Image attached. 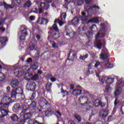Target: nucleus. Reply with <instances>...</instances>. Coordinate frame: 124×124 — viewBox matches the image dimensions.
Wrapping results in <instances>:
<instances>
[{"label": "nucleus", "instance_id": "16", "mask_svg": "<svg viewBox=\"0 0 124 124\" xmlns=\"http://www.w3.org/2000/svg\"><path fill=\"white\" fill-rule=\"evenodd\" d=\"M11 99L9 96H5L2 98L1 102L4 103H7V102H12Z\"/></svg>", "mask_w": 124, "mask_h": 124}, {"label": "nucleus", "instance_id": "40", "mask_svg": "<svg viewBox=\"0 0 124 124\" xmlns=\"http://www.w3.org/2000/svg\"><path fill=\"white\" fill-rule=\"evenodd\" d=\"M88 57H89V54H86L85 55H83V56L80 55L79 59L81 61H85V60H86V59H88Z\"/></svg>", "mask_w": 124, "mask_h": 124}, {"label": "nucleus", "instance_id": "49", "mask_svg": "<svg viewBox=\"0 0 124 124\" xmlns=\"http://www.w3.org/2000/svg\"><path fill=\"white\" fill-rule=\"evenodd\" d=\"M85 99V98L83 96H80V97L78 98V102L81 103L82 101H83Z\"/></svg>", "mask_w": 124, "mask_h": 124}, {"label": "nucleus", "instance_id": "19", "mask_svg": "<svg viewBox=\"0 0 124 124\" xmlns=\"http://www.w3.org/2000/svg\"><path fill=\"white\" fill-rule=\"evenodd\" d=\"M95 45H96L97 48L99 49L102 48V43H101V40H96L95 43Z\"/></svg>", "mask_w": 124, "mask_h": 124}, {"label": "nucleus", "instance_id": "6", "mask_svg": "<svg viewBox=\"0 0 124 124\" xmlns=\"http://www.w3.org/2000/svg\"><path fill=\"white\" fill-rule=\"evenodd\" d=\"M27 86L30 88L31 92H34L36 89V84L33 81H29L27 84Z\"/></svg>", "mask_w": 124, "mask_h": 124}, {"label": "nucleus", "instance_id": "30", "mask_svg": "<svg viewBox=\"0 0 124 124\" xmlns=\"http://www.w3.org/2000/svg\"><path fill=\"white\" fill-rule=\"evenodd\" d=\"M122 91H123V90H122V88L118 87L114 93L115 96H117V95H119V94H120Z\"/></svg>", "mask_w": 124, "mask_h": 124}, {"label": "nucleus", "instance_id": "58", "mask_svg": "<svg viewBox=\"0 0 124 124\" xmlns=\"http://www.w3.org/2000/svg\"><path fill=\"white\" fill-rule=\"evenodd\" d=\"M35 51H36V55H37L38 56H39L40 54V51L38 49H35Z\"/></svg>", "mask_w": 124, "mask_h": 124}, {"label": "nucleus", "instance_id": "53", "mask_svg": "<svg viewBox=\"0 0 124 124\" xmlns=\"http://www.w3.org/2000/svg\"><path fill=\"white\" fill-rule=\"evenodd\" d=\"M86 4H91V2H92V1H93V0H84Z\"/></svg>", "mask_w": 124, "mask_h": 124}, {"label": "nucleus", "instance_id": "43", "mask_svg": "<svg viewBox=\"0 0 124 124\" xmlns=\"http://www.w3.org/2000/svg\"><path fill=\"white\" fill-rule=\"evenodd\" d=\"M107 77L103 76L102 77V78L101 79V82L103 84H104V82H106V81H107Z\"/></svg>", "mask_w": 124, "mask_h": 124}, {"label": "nucleus", "instance_id": "9", "mask_svg": "<svg viewBox=\"0 0 124 124\" xmlns=\"http://www.w3.org/2000/svg\"><path fill=\"white\" fill-rule=\"evenodd\" d=\"M22 109V107L19 103H16L13 107L12 110L13 112H18Z\"/></svg>", "mask_w": 124, "mask_h": 124}, {"label": "nucleus", "instance_id": "54", "mask_svg": "<svg viewBox=\"0 0 124 124\" xmlns=\"http://www.w3.org/2000/svg\"><path fill=\"white\" fill-rule=\"evenodd\" d=\"M33 124H43V123H41L39 122V121H38L37 120H34L33 122Z\"/></svg>", "mask_w": 124, "mask_h": 124}, {"label": "nucleus", "instance_id": "20", "mask_svg": "<svg viewBox=\"0 0 124 124\" xmlns=\"http://www.w3.org/2000/svg\"><path fill=\"white\" fill-rule=\"evenodd\" d=\"M7 41H8V38L6 37H1L0 38V42L3 45L6 44V42H7Z\"/></svg>", "mask_w": 124, "mask_h": 124}, {"label": "nucleus", "instance_id": "1", "mask_svg": "<svg viewBox=\"0 0 124 124\" xmlns=\"http://www.w3.org/2000/svg\"><path fill=\"white\" fill-rule=\"evenodd\" d=\"M48 33L50 34L55 40L60 38L61 36L60 35V30L58 28V26H57V24H54L52 25Z\"/></svg>", "mask_w": 124, "mask_h": 124}, {"label": "nucleus", "instance_id": "28", "mask_svg": "<svg viewBox=\"0 0 124 124\" xmlns=\"http://www.w3.org/2000/svg\"><path fill=\"white\" fill-rule=\"evenodd\" d=\"M52 83H50L49 84L47 83L46 85V89L47 93H50L51 92V90L52 89Z\"/></svg>", "mask_w": 124, "mask_h": 124}, {"label": "nucleus", "instance_id": "29", "mask_svg": "<svg viewBox=\"0 0 124 124\" xmlns=\"http://www.w3.org/2000/svg\"><path fill=\"white\" fill-rule=\"evenodd\" d=\"M74 118L78 121V123H81V122H82V117H81L78 114L75 113L74 114Z\"/></svg>", "mask_w": 124, "mask_h": 124}, {"label": "nucleus", "instance_id": "13", "mask_svg": "<svg viewBox=\"0 0 124 124\" xmlns=\"http://www.w3.org/2000/svg\"><path fill=\"white\" fill-rule=\"evenodd\" d=\"M79 21H80L79 18H78V17L77 16H75L73 18L72 20L70 21L69 23L70 24H72V25H74V26H75V25H77V24L79 23Z\"/></svg>", "mask_w": 124, "mask_h": 124}, {"label": "nucleus", "instance_id": "22", "mask_svg": "<svg viewBox=\"0 0 124 124\" xmlns=\"http://www.w3.org/2000/svg\"><path fill=\"white\" fill-rule=\"evenodd\" d=\"M41 7L42 8H43L44 9H45L46 10H47V9L50 7V4L48 3H45L44 2L41 3L40 5Z\"/></svg>", "mask_w": 124, "mask_h": 124}, {"label": "nucleus", "instance_id": "59", "mask_svg": "<svg viewBox=\"0 0 124 124\" xmlns=\"http://www.w3.org/2000/svg\"><path fill=\"white\" fill-rule=\"evenodd\" d=\"M99 65H100V63H99V62H97L95 64L94 67H97L99 66Z\"/></svg>", "mask_w": 124, "mask_h": 124}, {"label": "nucleus", "instance_id": "44", "mask_svg": "<svg viewBox=\"0 0 124 124\" xmlns=\"http://www.w3.org/2000/svg\"><path fill=\"white\" fill-rule=\"evenodd\" d=\"M90 29L92 31H95V29H96V25H93L90 27Z\"/></svg>", "mask_w": 124, "mask_h": 124}, {"label": "nucleus", "instance_id": "63", "mask_svg": "<svg viewBox=\"0 0 124 124\" xmlns=\"http://www.w3.org/2000/svg\"><path fill=\"white\" fill-rule=\"evenodd\" d=\"M36 38H37V40H39L40 38H41V36L40 35L37 34L36 35Z\"/></svg>", "mask_w": 124, "mask_h": 124}, {"label": "nucleus", "instance_id": "60", "mask_svg": "<svg viewBox=\"0 0 124 124\" xmlns=\"http://www.w3.org/2000/svg\"><path fill=\"white\" fill-rule=\"evenodd\" d=\"M27 62H32V59L31 58H29L27 60Z\"/></svg>", "mask_w": 124, "mask_h": 124}, {"label": "nucleus", "instance_id": "55", "mask_svg": "<svg viewBox=\"0 0 124 124\" xmlns=\"http://www.w3.org/2000/svg\"><path fill=\"white\" fill-rule=\"evenodd\" d=\"M46 77L47 78V79H50V78H51V77H52V74L51 73H48L46 75Z\"/></svg>", "mask_w": 124, "mask_h": 124}, {"label": "nucleus", "instance_id": "45", "mask_svg": "<svg viewBox=\"0 0 124 124\" xmlns=\"http://www.w3.org/2000/svg\"><path fill=\"white\" fill-rule=\"evenodd\" d=\"M110 90H111V87H110V85H106V92H107V93H111V91H110Z\"/></svg>", "mask_w": 124, "mask_h": 124}, {"label": "nucleus", "instance_id": "47", "mask_svg": "<svg viewBox=\"0 0 124 124\" xmlns=\"http://www.w3.org/2000/svg\"><path fill=\"white\" fill-rule=\"evenodd\" d=\"M24 74H25V72H24L23 71H18V73H17V75L18 76H23V75H24Z\"/></svg>", "mask_w": 124, "mask_h": 124}, {"label": "nucleus", "instance_id": "41", "mask_svg": "<svg viewBox=\"0 0 124 124\" xmlns=\"http://www.w3.org/2000/svg\"><path fill=\"white\" fill-rule=\"evenodd\" d=\"M61 20H62L63 21L65 20V18H66V13H63L60 16Z\"/></svg>", "mask_w": 124, "mask_h": 124}, {"label": "nucleus", "instance_id": "15", "mask_svg": "<svg viewBox=\"0 0 124 124\" xmlns=\"http://www.w3.org/2000/svg\"><path fill=\"white\" fill-rule=\"evenodd\" d=\"M72 54V57L74 58H75L76 55L77 54V53H76V51L72 50V49H71L69 51V53L68 54V58L67 59L68 61H71V59H69V58L70 57V54Z\"/></svg>", "mask_w": 124, "mask_h": 124}, {"label": "nucleus", "instance_id": "25", "mask_svg": "<svg viewBox=\"0 0 124 124\" xmlns=\"http://www.w3.org/2000/svg\"><path fill=\"white\" fill-rule=\"evenodd\" d=\"M3 4L5 9H6L7 10V9H9V8L11 9H13V8H14V6H12V5L6 3V2H3Z\"/></svg>", "mask_w": 124, "mask_h": 124}, {"label": "nucleus", "instance_id": "61", "mask_svg": "<svg viewBox=\"0 0 124 124\" xmlns=\"http://www.w3.org/2000/svg\"><path fill=\"white\" fill-rule=\"evenodd\" d=\"M93 8H94L95 9H100V8H99V6H96V5H94L93 6Z\"/></svg>", "mask_w": 124, "mask_h": 124}, {"label": "nucleus", "instance_id": "34", "mask_svg": "<svg viewBox=\"0 0 124 124\" xmlns=\"http://www.w3.org/2000/svg\"><path fill=\"white\" fill-rule=\"evenodd\" d=\"M88 23H98V18L97 17H93V18L90 19L88 21Z\"/></svg>", "mask_w": 124, "mask_h": 124}, {"label": "nucleus", "instance_id": "2", "mask_svg": "<svg viewBox=\"0 0 124 124\" xmlns=\"http://www.w3.org/2000/svg\"><path fill=\"white\" fill-rule=\"evenodd\" d=\"M39 104L41 109L49 110L51 108V104L44 97L40 99Z\"/></svg>", "mask_w": 124, "mask_h": 124}, {"label": "nucleus", "instance_id": "31", "mask_svg": "<svg viewBox=\"0 0 124 124\" xmlns=\"http://www.w3.org/2000/svg\"><path fill=\"white\" fill-rule=\"evenodd\" d=\"M114 80H115V78H108L106 81V83L108 85H111V84L114 82Z\"/></svg>", "mask_w": 124, "mask_h": 124}, {"label": "nucleus", "instance_id": "35", "mask_svg": "<svg viewBox=\"0 0 124 124\" xmlns=\"http://www.w3.org/2000/svg\"><path fill=\"white\" fill-rule=\"evenodd\" d=\"M104 36H105V35L104 33H101L98 32L95 35V38L96 39H97V38H102Z\"/></svg>", "mask_w": 124, "mask_h": 124}, {"label": "nucleus", "instance_id": "14", "mask_svg": "<svg viewBox=\"0 0 124 124\" xmlns=\"http://www.w3.org/2000/svg\"><path fill=\"white\" fill-rule=\"evenodd\" d=\"M0 111L1 114L0 115V118L2 119L8 115V110H6L4 109V108H0Z\"/></svg>", "mask_w": 124, "mask_h": 124}, {"label": "nucleus", "instance_id": "23", "mask_svg": "<svg viewBox=\"0 0 124 124\" xmlns=\"http://www.w3.org/2000/svg\"><path fill=\"white\" fill-rule=\"evenodd\" d=\"M81 15L79 16V18L80 19L81 21H87V16H86V13L82 12L81 13Z\"/></svg>", "mask_w": 124, "mask_h": 124}, {"label": "nucleus", "instance_id": "10", "mask_svg": "<svg viewBox=\"0 0 124 124\" xmlns=\"http://www.w3.org/2000/svg\"><path fill=\"white\" fill-rule=\"evenodd\" d=\"M39 22H41L40 23V25H47L49 21L47 18H44L43 17H40L38 19L37 22L39 23Z\"/></svg>", "mask_w": 124, "mask_h": 124}, {"label": "nucleus", "instance_id": "56", "mask_svg": "<svg viewBox=\"0 0 124 124\" xmlns=\"http://www.w3.org/2000/svg\"><path fill=\"white\" fill-rule=\"evenodd\" d=\"M65 5H68L70 2H71V0H65Z\"/></svg>", "mask_w": 124, "mask_h": 124}, {"label": "nucleus", "instance_id": "46", "mask_svg": "<svg viewBox=\"0 0 124 124\" xmlns=\"http://www.w3.org/2000/svg\"><path fill=\"white\" fill-rule=\"evenodd\" d=\"M36 95V94L35 93V92L33 93L31 97L30 98V100H33V99H34V98H35Z\"/></svg>", "mask_w": 124, "mask_h": 124}, {"label": "nucleus", "instance_id": "36", "mask_svg": "<svg viewBox=\"0 0 124 124\" xmlns=\"http://www.w3.org/2000/svg\"><path fill=\"white\" fill-rule=\"evenodd\" d=\"M39 66V65L38 64V63L35 62L32 65L31 67H32V69H33L34 70H36V69L38 68Z\"/></svg>", "mask_w": 124, "mask_h": 124}, {"label": "nucleus", "instance_id": "3", "mask_svg": "<svg viewBox=\"0 0 124 124\" xmlns=\"http://www.w3.org/2000/svg\"><path fill=\"white\" fill-rule=\"evenodd\" d=\"M24 94V90L21 87H18L16 90H13L12 92L11 97L15 98L16 96H22Z\"/></svg>", "mask_w": 124, "mask_h": 124}, {"label": "nucleus", "instance_id": "62", "mask_svg": "<svg viewBox=\"0 0 124 124\" xmlns=\"http://www.w3.org/2000/svg\"><path fill=\"white\" fill-rule=\"evenodd\" d=\"M101 28H102V30H105V28H106V26L105 24H102L101 25Z\"/></svg>", "mask_w": 124, "mask_h": 124}, {"label": "nucleus", "instance_id": "11", "mask_svg": "<svg viewBox=\"0 0 124 124\" xmlns=\"http://www.w3.org/2000/svg\"><path fill=\"white\" fill-rule=\"evenodd\" d=\"M109 112L108 110L102 109L99 113V115L101 118H106L108 116Z\"/></svg>", "mask_w": 124, "mask_h": 124}, {"label": "nucleus", "instance_id": "8", "mask_svg": "<svg viewBox=\"0 0 124 124\" xmlns=\"http://www.w3.org/2000/svg\"><path fill=\"white\" fill-rule=\"evenodd\" d=\"M12 104V102H7V103H0V110L1 109H8L9 106Z\"/></svg>", "mask_w": 124, "mask_h": 124}, {"label": "nucleus", "instance_id": "64", "mask_svg": "<svg viewBox=\"0 0 124 124\" xmlns=\"http://www.w3.org/2000/svg\"><path fill=\"white\" fill-rule=\"evenodd\" d=\"M52 48H57V44L55 43H53L52 44Z\"/></svg>", "mask_w": 124, "mask_h": 124}, {"label": "nucleus", "instance_id": "50", "mask_svg": "<svg viewBox=\"0 0 124 124\" xmlns=\"http://www.w3.org/2000/svg\"><path fill=\"white\" fill-rule=\"evenodd\" d=\"M2 25V23L0 22V26ZM0 31H2V32H4L5 31V28H3V27H0Z\"/></svg>", "mask_w": 124, "mask_h": 124}, {"label": "nucleus", "instance_id": "32", "mask_svg": "<svg viewBox=\"0 0 124 124\" xmlns=\"http://www.w3.org/2000/svg\"><path fill=\"white\" fill-rule=\"evenodd\" d=\"M31 0H28L24 4L23 6V7H24V8H28L29 7H31Z\"/></svg>", "mask_w": 124, "mask_h": 124}, {"label": "nucleus", "instance_id": "51", "mask_svg": "<svg viewBox=\"0 0 124 124\" xmlns=\"http://www.w3.org/2000/svg\"><path fill=\"white\" fill-rule=\"evenodd\" d=\"M106 106V104L100 101L99 106H101L102 108H103V107H105Z\"/></svg>", "mask_w": 124, "mask_h": 124}, {"label": "nucleus", "instance_id": "27", "mask_svg": "<svg viewBox=\"0 0 124 124\" xmlns=\"http://www.w3.org/2000/svg\"><path fill=\"white\" fill-rule=\"evenodd\" d=\"M100 101L101 100L99 99L95 100L93 103V106H94V107H98L100 104Z\"/></svg>", "mask_w": 124, "mask_h": 124}, {"label": "nucleus", "instance_id": "52", "mask_svg": "<svg viewBox=\"0 0 124 124\" xmlns=\"http://www.w3.org/2000/svg\"><path fill=\"white\" fill-rule=\"evenodd\" d=\"M93 7L92 6H90L88 9L86 10V11L88 13H89V11H93Z\"/></svg>", "mask_w": 124, "mask_h": 124}, {"label": "nucleus", "instance_id": "38", "mask_svg": "<svg viewBox=\"0 0 124 124\" xmlns=\"http://www.w3.org/2000/svg\"><path fill=\"white\" fill-rule=\"evenodd\" d=\"M100 59H101V60H106V59H107V58H108V56H107V54H106V53H101L100 56Z\"/></svg>", "mask_w": 124, "mask_h": 124}, {"label": "nucleus", "instance_id": "18", "mask_svg": "<svg viewBox=\"0 0 124 124\" xmlns=\"http://www.w3.org/2000/svg\"><path fill=\"white\" fill-rule=\"evenodd\" d=\"M19 85V81L18 80H13L10 84V85L12 88H16L17 86Z\"/></svg>", "mask_w": 124, "mask_h": 124}, {"label": "nucleus", "instance_id": "26", "mask_svg": "<svg viewBox=\"0 0 124 124\" xmlns=\"http://www.w3.org/2000/svg\"><path fill=\"white\" fill-rule=\"evenodd\" d=\"M31 118V114L30 112H28L24 114L23 116V118L26 121L27 120H30Z\"/></svg>", "mask_w": 124, "mask_h": 124}, {"label": "nucleus", "instance_id": "5", "mask_svg": "<svg viewBox=\"0 0 124 124\" xmlns=\"http://www.w3.org/2000/svg\"><path fill=\"white\" fill-rule=\"evenodd\" d=\"M21 35L20 37V40H26V36L28 35V32H27V28L26 26H23L21 28Z\"/></svg>", "mask_w": 124, "mask_h": 124}, {"label": "nucleus", "instance_id": "21", "mask_svg": "<svg viewBox=\"0 0 124 124\" xmlns=\"http://www.w3.org/2000/svg\"><path fill=\"white\" fill-rule=\"evenodd\" d=\"M11 120L13 121V122H17V121H19L20 118L18 117V116L16 114H13L10 117Z\"/></svg>", "mask_w": 124, "mask_h": 124}, {"label": "nucleus", "instance_id": "42", "mask_svg": "<svg viewBox=\"0 0 124 124\" xmlns=\"http://www.w3.org/2000/svg\"><path fill=\"white\" fill-rule=\"evenodd\" d=\"M4 78H5V76L4 74L1 72H0V82H1L4 80Z\"/></svg>", "mask_w": 124, "mask_h": 124}, {"label": "nucleus", "instance_id": "4", "mask_svg": "<svg viewBox=\"0 0 124 124\" xmlns=\"http://www.w3.org/2000/svg\"><path fill=\"white\" fill-rule=\"evenodd\" d=\"M35 108H36V102L33 101L31 102L30 105L28 106L26 105H24L23 106V109L21 113H26V112H27L29 109L32 111L35 110Z\"/></svg>", "mask_w": 124, "mask_h": 124}, {"label": "nucleus", "instance_id": "33", "mask_svg": "<svg viewBox=\"0 0 124 124\" xmlns=\"http://www.w3.org/2000/svg\"><path fill=\"white\" fill-rule=\"evenodd\" d=\"M78 34H83L85 33V28L84 27H79L78 28Z\"/></svg>", "mask_w": 124, "mask_h": 124}, {"label": "nucleus", "instance_id": "17", "mask_svg": "<svg viewBox=\"0 0 124 124\" xmlns=\"http://www.w3.org/2000/svg\"><path fill=\"white\" fill-rule=\"evenodd\" d=\"M72 94L75 95L76 96H78L80 94H82V90L75 89L72 92Z\"/></svg>", "mask_w": 124, "mask_h": 124}, {"label": "nucleus", "instance_id": "37", "mask_svg": "<svg viewBox=\"0 0 124 124\" xmlns=\"http://www.w3.org/2000/svg\"><path fill=\"white\" fill-rule=\"evenodd\" d=\"M57 23H58L60 27H62V25L63 24V22L62 21L60 20L59 19H56L54 20V24H57Z\"/></svg>", "mask_w": 124, "mask_h": 124}, {"label": "nucleus", "instance_id": "24", "mask_svg": "<svg viewBox=\"0 0 124 124\" xmlns=\"http://www.w3.org/2000/svg\"><path fill=\"white\" fill-rule=\"evenodd\" d=\"M61 90V93H62V94L63 95L62 97H65V96H67V95H68L69 94L68 92H67L66 90H63V88H62Z\"/></svg>", "mask_w": 124, "mask_h": 124}, {"label": "nucleus", "instance_id": "7", "mask_svg": "<svg viewBox=\"0 0 124 124\" xmlns=\"http://www.w3.org/2000/svg\"><path fill=\"white\" fill-rule=\"evenodd\" d=\"M37 43L36 41L32 42L29 44L28 50H29V51H33L34 50H35V49H37Z\"/></svg>", "mask_w": 124, "mask_h": 124}, {"label": "nucleus", "instance_id": "12", "mask_svg": "<svg viewBox=\"0 0 124 124\" xmlns=\"http://www.w3.org/2000/svg\"><path fill=\"white\" fill-rule=\"evenodd\" d=\"M70 33H71V31H70V29H68V26L67 25L65 26V30L63 32L64 35L70 37Z\"/></svg>", "mask_w": 124, "mask_h": 124}, {"label": "nucleus", "instance_id": "39", "mask_svg": "<svg viewBox=\"0 0 124 124\" xmlns=\"http://www.w3.org/2000/svg\"><path fill=\"white\" fill-rule=\"evenodd\" d=\"M39 79V76H38V74H35L31 78V80H32L33 81H37V80H38Z\"/></svg>", "mask_w": 124, "mask_h": 124}, {"label": "nucleus", "instance_id": "57", "mask_svg": "<svg viewBox=\"0 0 124 124\" xmlns=\"http://www.w3.org/2000/svg\"><path fill=\"white\" fill-rule=\"evenodd\" d=\"M50 81L51 82H52V83H54V82H56V81H57V79L55 78H50Z\"/></svg>", "mask_w": 124, "mask_h": 124}, {"label": "nucleus", "instance_id": "48", "mask_svg": "<svg viewBox=\"0 0 124 124\" xmlns=\"http://www.w3.org/2000/svg\"><path fill=\"white\" fill-rule=\"evenodd\" d=\"M93 108H94V106H93H93L89 105L86 108V110H87V111H90V110H91V109H93Z\"/></svg>", "mask_w": 124, "mask_h": 124}]
</instances>
